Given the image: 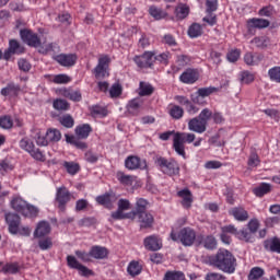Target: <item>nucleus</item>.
<instances>
[{"mask_svg":"<svg viewBox=\"0 0 280 280\" xmlns=\"http://www.w3.org/2000/svg\"><path fill=\"white\" fill-rule=\"evenodd\" d=\"M208 261L210 266L226 275H233L237 268V259L229 249H219L215 255L209 256Z\"/></svg>","mask_w":280,"mask_h":280,"instance_id":"nucleus-1","label":"nucleus"},{"mask_svg":"<svg viewBox=\"0 0 280 280\" xmlns=\"http://www.w3.org/2000/svg\"><path fill=\"white\" fill-rule=\"evenodd\" d=\"M196 135L189 132H176L173 138V148L179 156L185 159V143H194Z\"/></svg>","mask_w":280,"mask_h":280,"instance_id":"nucleus-2","label":"nucleus"},{"mask_svg":"<svg viewBox=\"0 0 280 280\" xmlns=\"http://www.w3.org/2000/svg\"><path fill=\"white\" fill-rule=\"evenodd\" d=\"M171 240L173 242H180L183 246H194V242H196V231L191 228H184L178 234L172 231Z\"/></svg>","mask_w":280,"mask_h":280,"instance_id":"nucleus-3","label":"nucleus"},{"mask_svg":"<svg viewBox=\"0 0 280 280\" xmlns=\"http://www.w3.org/2000/svg\"><path fill=\"white\" fill-rule=\"evenodd\" d=\"M156 165L167 176H178L180 174V166L175 160H167L165 158H158L155 160Z\"/></svg>","mask_w":280,"mask_h":280,"instance_id":"nucleus-4","label":"nucleus"},{"mask_svg":"<svg viewBox=\"0 0 280 280\" xmlns=\"http://www.w3.org/2000/svg\"><path fill=\"white\" fill-rule=\"evenodd\" d=\"M109 65H110V58L108 56H103L98 58V63L93 71L96 80H104V78H108Z\"/></svg>","mask_w":280,"mask_h":280,"instance_id":"nucleus-5","label":"nucleus"},{"mask_svg":"<svg viewBox=\"0 0 280 280\" xmlns=\"http://www.w3.org/2000/svg\"><path fill=\"white\" fill-rule=\"evenodd\" d=\"M20 36L23 43L28 47H40V37L31 30L24 28L20 31Z\"/></svg>","mask_w":280,"mask_h":280,"instance_id":"nucleus-6","label":"nucleus"},{"mask_svg":"<svg viewBox=\"0 0 280 280\" xmlns=\"http://www.w3.org/2000/svg\"><path fill=\"white\" fill-rule=\"evenodd\" d=\"M70 200H71V192L69 191V189H67V187L65 186L59 187L56 194V201L58 202L59 211H62V213H65L67 209L66 208L67 202H69Z\"/></svg>","mask_w":280,"mask_h":280,"instance_id":"nucleus-7","label":"nucleus"},{"mask_svg":"<svg viewBox=\"0 0 280 280\" xmlns=\"http://www.w3.org/2000/svg\"><path fill=\"white\" fill-rule=\"evenodd\" d=\"M154 54L150 51H147L142 56H136L133 58V61L140 69H151L152 65H154Z\"/></svg>","mask_w":280,"mask_h":280,"instance_id":"nucleus-8","label":"nucleus"},{"mask_svg":"<svg viewBox=\"0 0 280 280\" xmlns=\"http://www.w3.org/2000/svg\"><path fill=\"white\" fill-rule=\"evenodd\" d=\"M67 264L69 268L78 270L82 277H89L90 275H92L91 269H88L86 266L80 264V261H78V258H75V256H71V255L67 256Z\"/></svg>","mask_w":280,"mask_h":280,"instance_id":"nucleus-9","label":"nucleus"},{"mask_svg":"<svg viewBox=\"0 0 280 280\" xmlns=\"http://www.w3.org/2000/svg\"><path fill=\"white\" fill-rule=\"evenodd\" d=\"M5 222L9 224V232L12 235H16L19 233V226H21V217L16 213H7Z\"/></svg>","mask_w":280,"mask_h":280,"instance_id":"nucleus-10","label":"nucleus"},{"mask_svg":"<svg viewBox=\"0 0 280 280\" xmlns=\"http://www.w3.org/2000/svg\"><path fill=\"white\" fill-rule=\"evenodd\" d=\"M118 199L119 196H117V194L107 192L103 196L96 197V202H98V205H102L103 207H106V209H113V205H115Z\"/></svg>","mask_w":280,"mask_h":280,"instance_id":"nucleus-11","label":"nucleus"},{"mask_svg":"<svg viewBox=\"0 0 280 280\" xmlns=\"http://www.w3.org/2000/svg\"><path fill=\"white\" fill-rule=\"evenodd\" d=\"M188 130L197 135H202V132H207V125L200 118L195 117L188 121Z\"/></svg>","mask_w":280,"mask_h":280,"instance_id":"nucleus-12","label":"nucleus"},{"mask_svg":"<svg viewBox=\"0 0 280 280\" xmlns=\"http://www.w3.org/2000/svg\"><path fill=\"white\" fill-rule=\"evenodd\" d=\"M143 244L147 250H161L163 248V243L156 235L145 237Z\"/></svg>","mask_w":280,"mask_h":280,"instance_id":"nucleus-13","label":"nucleus"},{"mask_svg":"<svg viewBox=\"0 0 280 280\" xmlns=\"http://www.w3.org/2000/svg\"><path fill=\"white\" fill-rule=\"evenodd\" d=\"M141 108H143V100L140 97L133 98L127 104V113L133 117L141 113Z\"/></svg>","mask_w":280,"mask_h":280,"instance_id":"nucleus-14","label":"nucleus"},{"mask_svg":"<svg viewBox=\"0 0 280 280\" xmlns=\"http://www.w3.org/2000/svg\"><path fill=\"white\" fill-rule=\"evenodd\" d=\"M138 218V222L140 224V229H152L154 224V217L149 212H142L140 214H136Z\"/></svg>","mask_w":280,"mask_h":280,"instance_id":"nucleus-15","label":"nucleus"},{"mask_svg":"<svg viewBox=\"0 0 280 280\" xmlns=\"http://www.w3.org/2000/svg\"><path fill=\"white\" fill-rule=\"evenodd\" d=\"M77 60H78V56L73 54H69V55L61 54L56 57V61L59 65H61V67H73Z\"/></svg>","mask_w":280,"mask_h":280,"instance_id":"nucleus-16","label":"nucleus"},{"mask_svg":"<svg viewBox=\"0 0 280 280\" xmlns=\"http://www.w3.org/2000/svg\"><path fill=\"white\" fill-rule=\"evenodd\" d=\"M179 80L184 84H194L198 82V72L194 69H187L180 74Z\"/></svg>","mask_w":280,"mask_h":280,"instance_id":"nucleus-17","label":"nucleus"},{"mask_svg":"<svg viewBox=\"0 0 280 280\" xmlns=\"http://www.w3.org/2000/svg\"><path fill=\"white\" fill-rule=\"evenodd\" d=\"M51 233V225L47 221H40L34 232V237H45Z\"/></svg>","mask_w":280,"mask_h":280,"instance_id":"nucleus-18","label":"nucleus"},{"mask_svg":"<svg viewBox=\"0 0 280 280\" xmlns=\"http://www.w3.org/2000/svg\"><path fill=\"white\" fill-rule=\"evenodd\" d=\"M197 242L199 244H203L205 248H207L208 250H213L218 248V241L211 235L206 237L202 235H199L197 236Z\"/></svg>","mask_w":280,"mask_h":280,"instance_id":"nucleus-19","label":"nucleus"},{"mask_svg":"<svg viewBox=\"0 0 280 280\" xmlns=\"http://www.w3.org/2000/svg\"><path fill=\"white\" fill-rule=\"evenodd\" d=\"M264 246L266 250H269L270 253H277L280 255V238L279 237H272L269 240H266L264 242Z\"/></svg>","mask_w":280,"mask_h":280,"instance_id":"nucleus-20","label":"nucleus"},{"mask_svg":"<svg viewBox=\"0 0 280 280\" xmlns=\"http://www.w3.org/2000/svg\"><path fill=\"white\" fill-rule=\"evenodd\" d=\"M148 209V200H145L144 198H139L136 201V209L131 211V215L135 220V218H137V215H140L141 213H148V211H145Z\"/></svg>","mask_w":280,"mask_h":280,"instance_id":"nucleus-21","label":"nucleus"},{"mask_svg":"<svg viewBox=\"0 0 280 280\" xmlns=\"http://www.w3.org/2000/svg\"><path fill=\"white\" fill-rule=\"evenodd\" d=\"M230 215H233L234 220H237V222H246V220H248V211L244 208H232Z\"/></svg>","mask_w":280,"mask_h":280,"instance_id":"nucleus-22","label":"nucleus"},{"mask_svg":"<svg viewBox=\"0 0 280 280\" xmlns=\"http://www.w3.org/2000/svg\"><path fill=\"white\" fill-rule=\"evenodd\" d=\"M90 255L93 259H106L108 257V249L102 246H93L90 249Z\"/></svg>","mask_w":280,"mask_h":280,"instance_id":"nucleus-23","label":"nucleus"},{"mask_svg":"<svg viewBox=\"0 0 280 280\" xmlns=\"http://www.w3.org/2000/svg\"><path fill=\"white\" fill-rule=\"evenodd\" d=\"M177 195L179 196V198H183L182 200L183 207H185L186 209H189L191 207V202H194V200L191 199V191L186 188V189L179 190Z\"/></svg>","mask_w":280,"mask_h":280,"instance_id":"nucleus-24","label":"nucleus"},{"mask_svg":"<svg viewBox=\"0 0 280 280\" xmlns=\"http://www.w3.org/2000/svg\"><path fill=\"white\" fill-rule=\"evenodd\" d=\"M11 207L19 213H25V209H27V201L23 200L21 197H16L11 201Z\"/></svg>","mask_w":280,"mask_h":280,"instance_id":"nucleus-25","label":"nucleus"},{"mask_svg":"<svg viewBox=\"0 0 280 280\" xmlns=\"http://www.w3.org/2000/svg\"><path fill=\"white\" fill-rule=\"evenodd\" d=\"M127 170H139L141 167V159L139 156L130 155L125 161Z\"/></svg>","mask_w":280,"mask_h":280,"instance_id":"nucleus-26","label":"nucleus"},{"mask_svg":"<svg viewBox=\"0 0 280 280\" xmlns=\"http://www.w3.org/2000/svg\"><path fill=\"white\" fill-rule=\"evenodd\" d=\"M175 15L178 21L187 19V16H189V5L183 3L178 4L175 9Z\"/></svg>","mask_w":280,"mask_h":280,"instance_id":"nucleus-27","label":"nucleus"},{"mask_svg":"<svg viewBox=\"0 0 280 280\" xmlns=\"http://www.w3.org/2000/svg\"><path fill=\"white\" fill-rule=\"evenodd\" d=\"M21 92V86L14 84V83H9L5 88L1 90V95L8 96H16Z\"/></svg>","mask_w":280,"mask_h":280,"instance_id":"nucleus-28","label":"nucleus"},{"mask_svg":"<svg viewBox=\"0 0 280 280\" xmlns=\"http://www.w3.org/2000/svg\"><path fill=\"white\" fill-rule=\"evenodd\" d=\"M149 14L155 19V21H161V19H165L167 16V12H165L163 9L156 7V5H151L149 8Z\"/></svg>","mask_w":280,"mask_h":280,"instance_id":"nucleus-29","label":"nucleus"},{"mask_svg":"<svg viewBox=\"0 0 280 280\" xmlns=\"http://www.w3.org/2000/svg\"><path fill=\"white\" fill-rule=\"evenodd\" d=\"M92 128L91 125L79 126L75 129V135L79 139H88L89 135H91Z\"/></svg>","mask_w":280,"mask_h":280,"instance_id":"nucleus-30","label":"nucleus"},{"mask_svg":"<svg viewBox=\"0 0 280 280\" xmlns=\"http://www.w3.org/2000/svg\"><path fill=\"white\" fill-rule=\"evenodd\" d=\"M242 242L253 243L255 242V234L249 230H242L238 232L237 236Z\"/></svg>","mask_w":280,"mask_h":280,"instance_id":"nucleus-31","label":"nucleus"},{"mask_svg":"<svg viewBox=\"0 0 280 280\" xmlns=\"http://www.w3.org/2000/svg\"><path fill=\"white\" fill-rule=\"evenodd\" d=\"M249 27H257L258 30H264L270 25L268 20L264 19H252L248 22Z\"/></svg>","mask_w":280,"mask_h":280,"instance_id":"nucleus-32","label":"nucleus"},{"mask_svg":"<svg viewBox=\"0 0 280 280\" xmlns=\"http://www.w3.org/2000/svg\"><path fill=\"white\" fill-rule=\"evenodd\" d=\"M188 36L190 38H198V36H202V26L198 23H194L188 28Z\"/></svg>","mask_w":280,"mask_h":280,"instance_id":"nucleus-33","label":"nucleus"},{"mask_svg":"<svg viewBox=\"0 0 280 280\" xmlns=\"http://www.w3.org/2000/svg\"><path fill=\"white\" fill-rule=\"evenodd\" d=\"M46 137H47L49 143H51V142L56 143V142L60 141V139H62V133H60V130H58V129H49L46 132Z\"/></svg>","mask_w":280,"mask_h":280,"instance_id":"nucleus-34","label":"nucleus"},{"mask_svg":"<svg viewBox=\"0 0 280 280\" xmlns=\"http://www.w3.org/2000/svg\"><path fill=\"white\" fill-rule=\"evenodd\" d=\"M113 220H135L132 212L124 213V210L117 209L115 212H112Z\"/></svg>","mask_w":280,"mask_h":280,"instance_id":"nucleus-35","label":"nucleus"},{"mask_svg":"<svg viewBox=\"0 0 280 280\" xmlns=\"http://www.w3.org/2000/svg\"><path fill=\"white\" fill-rule=\"evenodd\" d=\"M206 126L209 125V121H211L213 117V112L209 108H203L200 114L197 116Z\"/></svg>","mask_w":280,"mask_h":280,"instance_id":"nucleus-36","label":"nucleus"},{"mask_svg":"<svg viewBox=\"0 0 280 280\" xmlns=\"http://www.w3.org/2000/svg\"><path fill=\"white\" fill-rule=\"evenodd\" d=\"M140 91H139V95L140 97H145L148 95H152V93H154V88H152V85L145 83V82H140Z\"/></svg>","mask_w":280,"mask_h":280,"instance_id":"nucleus-37","label":"nucleus"},{"mask_svg":"<svg viewBox=\"0 0 280 280\" xmlns=\"http://www.w3.org/2000/svg\"><path fill=\"white\" fill-rule=\"evenodd\" d=\"M66 141L67 143H71L72 145H75V148H78L79 150H86V144L78 140V138L73 136L66 135Z\"/></svg>","mask_w":280,"mask_h":280,"instance_id":"nucleus-38","label":"nucleus"},{"mask_svg":"<svg viewBox=\"0 0 280 280\" xmlns=\"http://www.w3.org/2000/svg\"><path fill=\"white\" fill-rule=\"evenodd\" d=\"M244 60L248 66L253 67L261 61V56L247 52L244 57Z\"/></svg>","mask_w":280,"mask_h":280,"instance_id":"nucleus-39","label":"nucleus"},{"mask_svg":"<svg viewBox=\"0 0 280 280\" xmlns=\"http://www.w3.org/2000/svg\"><path fill=\"white\" fill-rule=\"evenodd\" d=\"M59 124H61V126H63L65 128H73L75 121L73 120V117L71 115L66 114L59 117Z\"/></svg>","mask_w":280,"mask_h":280,"instance_id":"nucleus-40","label":"nucleus"},{"mask_svg":"<svg viewBox=\"0 0 280 280\" xmlns=\"http://www.w3.org/2000/svg\"><path fill=\"white\" fill-rule=\"evenodd\" d=\"M270 189H271L270 184L264 183L259 187L254 189V194L258 198H261L262 196H266V194H269Z\"/></svg>","mask_w":280,"mask_h":280,"instance_id":"nucleus-41","label":"nucleus"},{"mask_svg":"<svg viewBox=\"0 0 280 280\" xmlns=\"http://www.w3.org/2000/svg\"><path fill=\"white\" fill-rule=\"evenodd\" d=\"M9 49L13 54H23L25 51V48L16 39H11L9 42Z\"/></svg>","mask_w":280,"mask_h":280,"instance_id":"nucleus-42","label":"nucleus"},{"mask_svg":"<svg viewBox=\"0 0 280 280\" xmlns=\"http://www.w3.org/2000/svg\"><path fill=\"white\" fill-rule=\"evenodd\" d=\"M14 126V121L12 120V117L5 115L0 117V128L3 130H10Z\"/></svg>","mask_w":280,"mask_h":280,"instance_id":"nucleus-43","label":"nucleus"},{"mask_svg":"<svg viewBox=\"0 0 280 280\" xmlns=\"http://www.w3.org/2000/svg\"><path fill=\"white\" fill-rule=\"evenodd\" d=\"M170 115L173 119H182L183 115H185V109L178 105H174L170 109Z\"/></svg>","mask_w":280,"mask_h":280,"instance_id":"nucleus-44","label":"nucleus"},{"mask_svg":"<svg viewBox=\"0 0 280 280\" xmlns=\"http://www.w3.org/2000/svg\"><path fill=\"white\" fill-rule=\"evenodd\" d=\"M164 280H185V273L182 271H166Z\"/></svg>","mask_w":280,"mask_h":280,"instance_id":"nucleus-45","label":"nucleus"},{"mask_svg":"<svg viewBox=\"0 0 280 280\" xmlns=\"http://www.w3.org/2000/svg\"><path fill=\"white\" fill-rule=\"evenodd\" d=\"M63 95L72 102H80L82 100V94L79 91L65 90Z\"/></svg>","mask_w":280,"mask_h":280,"instance_id":"nucleus-46","label":"nucleus"},{"mask_svg":"<svg viewBox=\"0 0 280 280\" xmlns=\"http://www.w3.org/2000/svg\"><path fill=\"white\" fill-rule=\"evenodd\" d=\"M220 89L215 86H209V88H201L197 91V95H200L201 97H209V95H212V93H218Z\"/></svg>","mask_w":280,"mask_h":280,"instance_id":"nucleus-47","label":"nucleus"},{"mask_svg":"<svg viewBox=\"0 0 280 280\" xmlns=\"http://www.w3.org/2000/svg\"><path fill=\"white\" fill-rule=\"evenodd\" d=\"M63 167H66L68 174L71 176H75V174L80 172V165L75 164L74 162H65Z\"/></svg>","mask_w":280,"mask_h":280,"instance_id":"nucleus-48","label":"nucleus"},{"mask_svg":"<svg viewBox=\"0 0 280 280\" xmlns=\"http://www.w3.org/2000/svg\"><path fill=\"white\" fill-rule=\"evenodd\" d=\"M117 178L122 185H132L135 177L132 175H126L122 172L117 173Z\"/></svg>","mask_w":280,"mask_h":280,"instance_id":"nucleus-49","label":"nucleus"},{"mask_svg":"<svg viewBox=\"0 0 280 280\" xmlns=\"http://www.w3.org/2000/svg\"><path fill=\"white\" fill-rule=\"evenodd\" d=\"M127 271L129 275H131V277H137V275H141V265H139L137 261H131Z\"/></svg>","mask_w":280,"mask_h":280,"instance_id":"nucleus-50","label":"nucleus"},{"mask_svg":"<svg viewBox=\"0 0 280 280\" xmlns=\"http://www.w3.org/2000/svg\"><path fill=\"white\" fill-rule=\"evenodd\" d=\"M4 275H16L19 272V265L16 262L7 264L2 268Z\"/></svg>","mask_w":280,"mask_h":280,"instance_id":"nucleus-51","label":"nucleus"},{"mask_svg":"<svg viewBox=\"0 0 280 280\" xmlns=\"http://www.w3.org/2000/svg\"><path fill=\"white\" fill-rule=\"evenodd\" d=\"M264 277V269L261 267H254L252 268L248 279L249 280H257Z\"/></svg>","mask_w":280,"mask_h":280,"instance_id":"nucleus-52","label":"nucleus"},{"mask_svg":"<svg viewBox=\"0 0 280 280\" xmlns=\"http://www.w3.org/2000/svg\"><path fill=\"white\" fill-rule=\"evenodd\" d=\"M92 117H106L108 115V110L102 106H93L91 109Z\"/></svg>","mask_w":280,"mask_h":280,"instance_id":"nucleus-53","label":"nucleus"},{"mask_svg":"<svg viewBox=\"0 0 280 280\" xmlns=\"http://www.w3.org/2000/svg\"><path fill=\"white\" fill-rule=\"evenodd\" d=\"M20 148L22 150H25L30 154L36 147L34 145V142H32L30 139L24 138L20 141Z\"/></svg>","mask_w":280,"mask_h":280,"instance_id":"nucleus-54","label":"nucleus"},{"mask_svg":"<svg viewBox=\"0 0 280 280\" xmlns=\"http://www.w3.org/2000/svg\"><path fill=\"white\" fill-rule=\"evenodd\" d=\"M52 106L55 110H69V103L65 100H56Z\"/></svg>","mask_w":280,"mask_h":280,"instance_id":"nucleus-55","label":"nucleus"},{"mask_svg":"<svg viewBox=\"0 0 280 280\" xmlns=\"http://www.w3.org/2000/svg\"><path fill=\"white\" fill-rule=\"evenodd\" d=\"M38 246L40 250H49L54 246V242H51L50 237H46L38 241Z\"/></svg>","mask_w":280,"mask_h":280,"instance_id":"nucleus-56","label":"nucleus"},{"mask_svg":"<svg viewBox=\"0 0 280 280\" xmlns=\"http://www.w3.org/2000/svg\"><path fill=\"white\" fill-rule=\"evenodd\" d=\"M22 215H25L26 218H36L38 215V208L26 205L25 213H22Z\"/></svg>","mask_w":280,"mask_h":280,"instance_id":"nucleus-57","label":"nucleus"},{"mask_svg":"<svg viewBox=\"0 0 280 280\" xmlns=\"http://www.w3.org/2000/svg\"><path fill=\"white\" fill-rule=\"evenodd\" d=\"M52 82H55V84H68V82H71V78L67 74H57L52 79Z\"/></svg>","mask_w":280,"mask_h":280,"instance_id":"nucleus-58","label":"nucleus"},{"mask_svg":"<svg viewBox=\"0 0 280 280\" xmlns=\"http://www.w3.org/2000/svg\"><path fill=\"white\" fill-rule=\"evenodd\" d=\"M191 62V58L187 55H178L176 59V63L178 67H187Z\"/></svg>","mask_w":280,"mask_h":280,"instance_id":"nucleus-59","label":"nucleus"},{"mask_svg":"<svg viewBox=\"0 0 280 280\" xmlns=\"http://www.w3.org/2000/svg\"><path fill=\"white\" fill-rule=\"evenodd\" d=\"M9 8L12 12H25V4H23V2L12 1L10 2Z\"/></svg>","mask_w":280,"mask_h":280,"instance_id":"nucleus-60","label":"nucleus"},{"mask_svg":"<svg viewBox=\"0 0 280 280\" xmlns=\"http://www.w3.org/2000/svg\"><path fill=\"white\" fill-rule=\"evenodd\" d=\"M269 78L273 80V82L280 83V67H275L269 70Z\"/></svg>","mask_w":280,"mask_h":280,"instance_id":"nucleus-61","label":"nucleus"},{"mask_svg":"<svg viewBox=\"0 0 280 280\" xmlns=\"http://www.w3.org/2000/svg\"><path fill=\"white\" fill-rule=\"evenodd\" d=\"M254 81H255V75H253V73L248 71L242 72L241 82L243 84H250V82H254Z\"/></svg>","mask_w":280,"mask_h":280,"instance_id":"nucleus-62","label":"nucleus"},{"mask_svg":"<svg viewBox=\"0 0 280 280\" xmlns=\"http://www.w3.org/2000/svg\"><path fill=\"white\" fill-rule=\"evenodd\" d=\"M110 97H119L121 95V85L119 83H114L109 89Z\"/></svg>","mask_w":280,"mask_h":280,"instance_id":"nucleus-63","label":"nucleus"},{"mask_svg":"<svg viewBox=\"0 0 280 280\" xmlns=\"http://www.w3.org/2000/svg\"><path fill=\"white\" fill-rule=\"evenodd\" d=\"M224 279H226V277L218 272H210V273H207L206 276V280H224Z\"/></svg>","mask_w":280,"mask_h":280,"instance_id":"nucleus-64","label":"nucleus"}]
</instances>
